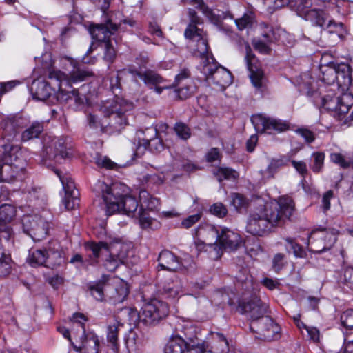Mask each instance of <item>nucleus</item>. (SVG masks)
Listing matches in <instances>:
<instances>
[{"mask_svg":"<svg viewBox=\"0 0 353 353\" xmlns=\"http://www.w3.org/2000/svg\"><path fill=\"white\" fill-rule=\"evenodd\" d=\"M341 322L346 329L353 330V309L347 310L341 314Z\"/></svg>","mask_w":353,"mask_h":353,"instance_id":"52","label":"nucleus"},{"mask_svg":"<svg viewBox=\"0 0 353 353\" xmlns=\"http://www.w3.org/2000/svg\"><path fill=\"white\" fill-rule=\"evenodd\" d=\"M330 161L342 168H353V160L347 159L341 153L332 152L330 155Z\"/></svg>","mask_w":353,"mask_h":353,"instance_id":"49","label":"nucleus"},{"mask_svg":"<svg viewBox=\"0 0 353 353\" xmlns=\"http://www.w3.org/2000/svg\"><path fill=\"white\" fill-rule=\"evenodd\" d=\"M27 262L32 267L45 266L54 269L63 262L59 252L52 249H31Z\"/></svg>","mask_w":353,"mask_h":353,"instance_id":"13","label":"nucleus"},{"mask_svg":"<svg viewBox=\"0 0 353 353\" xmlns=\"http://www.w3.org/2000/svg\"><path fill=\"white\" fill-rule=\"evenodd\" d=\"M241 241L239 234L228 228H223L220 233L217 244L222 251L223 250L234 251L240 246Z\"/></svg>","mask_w":353,"mask_h":353,"instance_id":"25","label":"nucleus"},{"mask_svg":"<svg viewBox=\"0 0 353 353\" xmlns=\"http://www.w3.org/2000/svg\"><path fill=\"white\" fill-rule=\"evenodd\" d=\"M194 87L193 85H186L179 88L175 92L180 99H185L194 93Z\"/></svg>","mask_w":353,"mask_h":353,"instance_id":"58","label":"nucleus"},{"mask_svg":"<svg viewBox=\"0 0 353 353\" xmlns=\"http://www.w3.org/2000/svg\"><path fill=\"white\" fill-rule=\"evenodd\" d=\"M311 0H292V8L297 14L313 24L321 27L323 30L322 37L327 46H334L340 40V34L337 32V25L334 23L325 13L321 10L311 9Z\"/></svg>","mask_w":353,"mask_h":353,"instance_id":"6","label":"nucleus"},{"mask_svg":"<svg viewBox=\"0 0 353 353\" xmlns=\"http://www.w3.org/2000/svg\"><path fill=\"white\" fill-rule=\"evenodd\" d=\"M213 174L219 182L223 180H232L239 178L238 172L230 168L219 166L213 170Z\"/></svg>","mask_w":353,"mask_h":353,"instance_id":"39","label":"nucleus"},{"mask_svg":"<svg viewBox=\"0 0 353 353\" xmlns=\"http://www.w3.org/2000/svg\"><path fill=\"white\" fill-rule=\"evenodd\" d=\"M189 3L194 4L195 7L199 9L208 18H213L214 14L212 10L206 6L203 0H189Z\"/></svg>","mask_w":353,"mask_h":353,"instance_id":"55","label":"nucleus"},{"mask_svg":"<svg viewBox=\"0 0 353 353\" xmlns=\"http://www.w3.org/2000/svg\"><path fill=\"white\" fill-rule=\"evenodd\" d=\"M196 234L199 237L203 238L205 243L209 245L210 248L212 249V252H214V254H212V258L218 259L221 256L222 250L217 244L220 233L214 225L210 224L201 225L196 230Z\"/></svg>","mask_w":353,"mask_h":353,"instance_id":"18","label":"nucleus"},{"mask_svg":"<svg viewBox=\"0 0 353 353\" xmlns=\"http://www.w3.org/2000/svg\"><path fill=\"white\" fill-rule=\"evenodd\" d=\"M119 29L118 25L113 23L111 20H108L105 24H98L90 30V33L96 41L105 43L110 41L111 35L114 34Z\"/></svg>","mask_w":353,"mask_h":353,"instance_id":"26","label":"nucleus"},{"mask_svg":"<svg viewBox=\"0 0 353 353\" xmlns=\"http://www.w3.org/2000/svg\"><path fill=\"white\" fill-rule=\"evenodd\" d=\"M210 211L212 214L220 218L224 217L228 213L226 207L221 203L213 204L210 207Z\"/></svg>","mask_w":353,"mask_h":353,"instance_id":"59","label":"nucleus"},{"mask_svg":"<svg viewBox=\"0 0 353 353\" xmlns=\"http://www.w3.org/2000/svg\"><path fill=\"white\" fill-rule=\"evenodd\" d=\"M139 202L140 208L149 212L157 210L160 205L159 200L151 196L145 190L139 192Z\"/></svg>","mask_w":353,"mask_h":353,"instance_id":"35","label":"nucleus"},{"mask_svg":"<svg viewBox=\"0 0 353 353\" xmlns=\"http://www.w3.org/2000/svg\"><path fill=\"white\" fill-rule=\"evenodd\" d=\"M71 63L72 64L73 69L70 71V76L66 74V78L68 79L69 83L68 85H63V88L66 90L71 87L72 83L83 81L87 77L92 75V72L85 65H81L74 61H72Z\"/></svg>","mask_w":353,"mask_h":353,"instance_id":"30","label":"nucleus"},{"mask_svg":"<svg viewBox=\"0 0 353 353\" xmlns=\"http://www.w3.org/2000/svg\"><path fill=\"white\" fill-rule=\"evenodd\" d=\"M134 108L133 103L123 98L109 100L103 103L100 112L103 114L105 123V133H119L128 123L127 112Z\"/></svg>","mask_w":353,"mask_h":353,"instance_id":"9","label":"nucleus"},{"mask_svg":"<svg viewBox=\"0 0 353 353\" xmlns=\"http://www.w3.org/2000/svg\"><path fill=\"white\" fill-rule=\"evenodd\" d=\"M137 75L151 89H153L154 85L161 84L165 81V79L160 74L153 70H148L143 72H139Z\"/></svg>","mask_w":353,"mask_h":353,"instance_id":"37","label":"nucleus"},{"mask_svg":"<svg viewBox=\"0 0 353 353\" xmlns=\"http://www.w3.org/2000/svg\"><path fill=\"white\" fill-rule=\"evenodd\" d=\"M123 324L117 320L112 325H109L107 328V340L112 344L114 350L118 348V333L121 327Z\"/></svg>","mask_w":353,"mask_h":353,"instance_id":"41","label":"nucleus"},{"mask_svg":"<svg viewBox=\"0 0 353 353\" xmlns=\"http://www.w3.org/2000/svg\"><path fill=\"white\" fill-rule=\"evenodd\" d=\"M43 131V124L41 122L34 121L21 132L20 138L22 142H27L40 137Z\"/></svg>","mask_w":353,"mask_h":353,"instance_id":"34","label":"nucleus"},{"mask_svg":"<svg viewBox=\"0 0 353 353\" xmlns=\"http://www.w3.org/2000/svg\"><path fill=\"white\" fill-rule=\"evenodd\" d=\"M336 85L341 88L343 91H346L350 88L352 83V70L350 66L344 63L336 64Z\"/></svg>","mask_w":353,"mask_h":353,"instance_id":"29","label":"nucleus"},{"mask_svg":"<svg viewBox=\"0 0 353 353\" xmlns=\"http://www.w3.org/2000/svg\"><path fill=\"white\" fill-rule=\"evenodd\" d=\"M214 340L212 349L214 353H228L229 352L228 342L223 334L219 332L212 333Z\"/></svg>","mask_w":353,"mask_h":353,"instance_id":"38","label":"nucleus"},{"mask_svg":"<svg viewBox=\"0 0 353 353\" xmlns=\"http://www.w3.org/2000/svg\"><path fill=\"white\" fill-rule=\"evenodd\" d=\"M147 149L153 153H159L164 150V145L162 139L157 136L152 139L150 144H147Z\"/></svg>","mask_w":353,"mask_h":353,"instance_id":"54","label":"nucleus"},{"mask_svg":"<svg viewBox=\"0 0 353 353\" xmlns=\"http://www.w3.org/2000/svg\"><path fill=\"white\" fill-rule=\"evenodd\" d=\"M201 217V213H196L193 215H190L185 218L182 222L181 225L185 228H189L192 227L194 224L197 223Z\"/></svg>","mask_w":353,"mask_h":353,"instance_id":"63","label":"nucleus"},{"mask_svg":"<svg viewBox=\"0 0 353 353\" xmlns=\"http://www.w3.org/2000/svg\"><path fill=\"white\" fill-rule=\"evenodd\" d=\"M11 270V258L9 253L0 250V277L8 275Z\"/></svg>","mask_w":353,"mask_h":353,"instance_id":"46","label":"nucleus"},{"mask_svg":"<svg viewBox=\"0 0 353 353\" xmlns=\"http://www.w3.org/2000/svg\"><path fill=\"white\" fill-rule=\"evenodd\" d=\"M183 284L178 279L166 281L159 290V294L165 299H174L182 293Z\"/></svg>","mask_w":353,"mask_h":353,"instance_id":"31","label":"nucleus"},{"mask_svg":"<svg viewBox=\"0 0 353 353\" xmlns=\"http://www.w3.org/2000/svg\"><path fill=\"white\" fill-rule=\"evenodd\" d=\"M291 163L292 166L295 168L296 172L301 175L302 177L305 178L306 175L308 174V170L307 168L306 163L303 161H296L292 160Z\"/></svg>","mask_w":353,"mask_h":353,"instance_id":"60","label":"nucleus"},{"mask_svg":"<svg viewBox=\"0 0 353 353\" xmlns=\"http://www.w3.org/2000/svg\"><path fill=\"white\" fill-rule=\"evenodd\" d=\"M22 226L24 232L33 240L41 241L48 234L49 223L37 214L25 215L22 219Z\"/></svg>","mask_w":353,"mask_h":353,"instance_id":"15","label":"nucleus"},{"mask_svg":"<svg viewBox=\"0 0 353 353\" xmlns=\"http://www.w3.org/2000/svg\"><path fill=\"white\" fill-rule=\"evenodd\" d=\"M158 261L159 265L162 270L176 272L187 269L185 262L168 250H164L160 252Z\"/></svg>","mask_w":353,"mask_h":353,"instance_id":"24","label":"nucleus"},{"mask_svg":"<svg viewBox=\"0 0 353 353\" xmlns=\"http://www.w3.org/2000/svg\"><path fill=\"white\" fill-rule=\"evenodd\" d=\"M199 68L207 83L217 90L223 91L232 83V73L221 66L214 57H211V61L204 59Z\"/></svg>","mask_w":353,"mask_h":353,"instance_id":"10","label":"nucleus"},{"mask_svg":"<svg viewBox=\"0 0 353 353\" xmlns=\"http://www.w3.org/2000/svg\"><path fill=\"white\" fill-rule=\"evenodd\" d=\"M174 131L177 136L183 140L188 139L191 136L190 128L183 123H176L174 125Z\"/></svg>","mask_w":353,"mask_h":353,"instance_id":"51","label":"nucleus"},{"mask_svg":"<svg viewBox=\"0 0 353 353\" xmlns=\"http://www.w3.org/2000/svg\"><path fill=\"white\" fill-rule=\"evenodd\" d=\"M285 249L288 253H292L296 257L305 258L307 253L303 246L298 243L294 239L286 238Z\"/></svg>","mask_w":353,"mask_h":353,"instance_id":"42","label":"nucleus"},{"mask_svg":"<svg viewBox=\"0 0 353 353\" xmlns=\"http://www.w3.org/2000/svg\"><path fill=\"white\" fill-rule=\"evenodd\" d=\"M137 136L139 139L137 152L143 153L147 149V144L154 137L158 136L157 127L151 126L145 130H139L137 132Z\"/></svg>","mask_w":353,"mask_h":353,"instance_id":"32","label":"nucleus"},{"mask_svg":"<svg viewBox=\"0 0 353 353\" xmlns=\"http://www.w3.org/2000/svg\"><path fill=\"white\" fill-rule=\"evenodd\" d=\"M258 206L250 214L246 225L247 232L254 236H263L272 227L290 220L294 210V202L288 196L266 202L259 200Z\"/></svg>","mask_w":353,"mask_h":353,"instance_id":"1","label":"nucleus"},{"mask_svg":"<svg viewBox=\"0 0 353 353\" xmlns=\"http://www.w3.org/2000/svg\"><path fill=\"white\" fill-rule=\"evenodd\" d=\"M14 245V233L12 229L6 225H0V250L9 253Z\"/></svg>","mask_w":353,"mask_h":353,"instance_id":"33","label":"nucleus"},{"mask_svg":"<svg viewBox=\"0 0 353 353\" xmlns=\"http://www.w3.org/2000/svg\"><path fill=\"white\" fill-rule=\"evenodd\" d=\"M325 92V88L321 87L317 91L308 90L307 94L318 108L334 111V117L343 124L351 125L353 124V111L348 114L353 105V94L352 92H344L341 96L335 97V93L330 91L327 94L322 95Z\"/></svg>","mask_w":353,"mask_h":353,"instance_id":"5","label":"nucleus"},{"mask_svg":"<svg viewBox=\"0 0 353 353\" xmlns=\"http://www.w3.org/2000/svg\"><path fill=\"white\" fill-rule=\"evenodd\" d=\"M85 249L90 252L91 265L98 263V258L105 252V258L103 260V266L109 272H114L117 268L125 263L128 254V248L126 245L117 243L108 245L107 243L100 241L99 243L87 242L85 243Z\"/></svg>","mask_w":353,"mask_h":353,"instance_id":"7","label":"nucleus"},{"mask_svg":"<svg viewBox=\"0 0 353 353\" xmlns=\"http://www.w3.org/2000/svg\"><path fill=\"white\" fill-rule=\"evenodd\" d=\"M73 324H77L81 329V345L74 346L77 352L84 353H99L100 341L98 336L93 332H85V323L88 321L87 317L82 313L76 312L71 319Z\"/></svg>","mask_w":353,"mask_h":353,"instance_id":"12","label":"nucleus"},{"mask_svg":"<svg viewBox=\"0 0 353 353\" xmlns=\"http://www.w3.org/2000/svg\"><path fill=\"white\" fill-rule=\"evenodd\" d=\"M68 79L66 74L56 70H52L48 75V81L35 80L32 82L31 92L35 99L45 101L51 96H54L60 103H69L74 101L76 108L83 105L85 96L80 94L77 90H71L63 88L68 85Z\"/></svg>","mask_w":353,"mask_h":353,"instance_id":"3","label":"nucleus"},{"mask_svg":"<svg viewBox=\"0 0 353 353\" xmlns=\"http://www.w3.org/2000/svg\"><path fill=\"white\" fill-rule=\"evenodd\" d=\"M239 30H242L246 28L252 23V17L250 15L245 13L241 18L234 20Z\"/></svg>","mask_w":353,"mask_h":353,"instance_id":"62","label":"nucleus"},{"mask_svg":"<svg viewBox=\"0 0 353 353\" xmlns=\"http://www.w3.org/2000/svg\"><path fill=\"white\" fill-rule=\"evenodd\" d=\"M23 169V163L0 162V181L12 182Z\"/></svg>","mask_w":353,"mask_h":353,"instance_id":"28","label":"nucleus"},{"mask_svg":"<svg viewBox=\"0 0 353 353\" xmlns=\"http://www.w3.org/2000/svg\"><path fill=\"white\" fill-rule=\"evenodd\" d=\"M126 187L120 183H112L108 185L103 181H98L94 186V191L101 196L105 205L107 216L123 212L128 216H137L140 208V202L135 197L124 195Z\"/></svg>","mask_w":353,"mask_h":353,"instance_id":"4","label":"nucleus"},{"mask_svg":"<svg viewBox=\"0 0 353 353\" xmlns=\"http://www.w3.org/2000/svg\"><path fill=\"white\" fill-rule=\"evenodd\" d=\"M325 155L322 152H314L310 158V168L313 172L318 174L323 171Z\"/></svg>","mask_w":353,"mask_h":353,"instance_id":"43","label":"nucleus"},{"mask_svg":"<svg viewBox=\"0 0 353 353\" xmlns=\"http://www.w3.org/2000/svg\"><path fill=\"white\" fill-rule=\"evenodd\" d=\"M252 44L254 49L262 54H268L270 51V48L265 41L254 40Z\"/></svg>","mask_w":353,"mask_h":353,"instance_id":"64","label":"nucleus"},{"mask_svg":"<svg viewBox=\"0 0 353 353\" xmlns=\"http://www.w3.org/2000/svg\"><path fill=\"white\" fill-rule=\"evenodd\" d=\"M245 59L250 72V78L253 86L256 91L261 94L263 92L266 86V77L260 64L256 60L250 45L246 43L245 45Z\"/></svg>","mask_w":353,"mask_h":353,"instance_id":"14","label":"nucleus"},{"mask_svg":"<svg viewBox=\"0 0 353 353\" xmlns=\"http://www.w3.org/2000/svg\"><path fill=\"white\" fill-rule=\"evenodd\" d=\"M251 121L258 132L272 134L280 133L290 129V123L286 121L274 118L265 117L261 114L253 115Z\"/></svg>","mask_w":353,"mask_h":353,"instance_id":"16","label":"nucleus"},{"mask_svg":"<svg viewBox=\"0 0 353 353\" xmlns=\"http://www.w3.org/2000/svg\"><path fill=\"white\" fill-rule=\"evenodd\" d=\"M236 281L245 288V290H249L252 287V276L249 274L246 268H241L239 273L235 276Z\"/></svg>","mask_w":353,"mask_h":353,"instance_id":"48","label":"nucleus"},{"mask_svg":"<svg viewBox=\"0 0 353 353\" xmlns=\"http://www.w3.org/2000/svg\"><path fill=\"white\" fill-rule=\"evenodd\" d=\"M239 309L242 314H245L250 319V323L258 321L267 312V306L257 297L239 304Z\"/></svg>","mask_w":353,"mask_h":353,"instance_id":"22","label":"nucleus"},{"mask_svg":"<svg viewBox=\"0 0 353 353\" xmlns=\"http://www.w3.org/2000/svg\"><path fill=\"white\" fill-rule=\"evenodd\" d=\"M321 71L322 73L321 84L317 85L314 82H309L307 84L305 85V94L312 101V99L307 94L308 90L312 92L317 91L320 88L325 87V92H323L322 95L327 94L330 91H332L334 93V90H327L325 84L334 85L335 83H336L337 77L336 72V64L332 62H330L326 65H321Z\"/></svg>","mask_w":353,"mask_h":353,"instance_id":"19","label":"nucleus"},{"mask_svg":"<svg viewBox=\"0 0 353 353\" xmlns=\"http://www.w3.org/2000/svg\"><path fill=\"white\" fill-rule=\"evenodd\" d=\"M86 120L88 126L96 132L105 133V123L107 121L101 119L99 115V113L93 111L86 114Z\"/></svg>","mask_w":353,"mask_h":353,"instance_id":"36","label":"nucleus"},{"mask_svg":"<svg viewBox=\"0 0 353 353\" xmlns=\"http://www.w3.org/2000/svg\"><path fill=\"white\" fill-rule=\"evenodd\" d=\"M252 332L258 334L257 338L262 340L270 341L279 333V327L269 316H263L258 321L250 324Z\"/></svg>","mask_w":353,"mask_h":353,"instance_id":"17","label":"nucleus"},{"mask_svg":"<svg viewBox=\"0 0 353 353\" xmlns=\"http://www.w3.org/2000/svg\"><path fill=\"white\" fill-rule=\"evenodd\" d=\"M107 283L99 282L90 285L89 289L92 296L97 301H105V290Z\"/></svg>","mask_w":353,"mask_h":353,"instance_id":"47","label":"nucleus"},{"mask_svg":"<svg viewBox=\"0 0 353 353\" xmlns=\"http://www.w3.org/2000/svg\"><path fill=\"white\" fill-rule=\"evenodd\" d=\"M105 290V301L113 305L123 303L129 294L127 283L122 281L107 282Z\"/></svg>","mask_w":353,"mask_h":353,"instance_id":"21","label":"nucleus"},{"mask_svg":"<svg viewBox=\"0 0 353 353\" xmlns=\"http://www.w3.org/2000/svg\"><path fill=\"white\" fill-rule=\"evenodd\" d=\"M23 121L15 116L3 117L0 123L2 142H12L19 137Z\"/></svg>","mask_w":353,"mask_h":353,"instance_id":"20","label":"nucleus"},{"mask_svg":"<svg viewBox=\"0 0 353 353\" xmlns=\"http://www.w3.org/2000/svg\"><path fill=\"white\" fill-rule=\"evenodd\" d=\"M120 312L123 316H126L125 320L130 324L136 322L138 319L139 323L146 326H153L168 316L169 307L166 303L152 298L143 305L139 313L136 310L128 307H123Z\"/></svg>","mask_w":353,"mask_h":353,"instance_id":"8","label":"nucleus"},{"mask_svg":"<svg viewBox=\"0 0 353 353\" xmlns=\"http://www.w3.org/2000/svg\"><path fill=\"white\" fill-rule=\"evenodd\" d=\"M288 159L284 157L279 159H272L264 172V176L267 178H273L281 168L286 165Z\"/></svg>","mask_w":353,"mask_h":353,"instance_id":"40","label":"nucleus"},{"mask_svg":"<svg viewBox=\"0 0 353 353\" xmlns=\"http://www.w3.org/2000/svg\"><path fill=\"white\" fill-rule=\"evenodd\" d=\"M208 347L203 340L197 336L187 337L183 339L181 336L172 337L167 343L165 353H204Z\"/></svg>","mask_w":353,"mask_h":353,"instance_id":"11","label":"nucleus"},{"mask_svg":"<svg viewBox=\"0 0 353 353\" xmlns=\"http://www.w3.org/2000/svg\"><path fill=\"white\" fill-rule=\"evenodd\" d=\"M21 148L12 142H3L0 145V162L23 163L20 159Z\"/></svg>","mask_w":353,"mask_h":353,"instance_id":"27","label":"nucleus"},{"mask_svg":"<svg viewBox=\"0 0 353 353\" xmlns=\"http://www.w3.org/2000/svg\"><path fill=\"white\" fill-rule=\"evenodd\" d=\"M96 163L98 166L101 168H105L106 169H115L117 168V164L112 161L107 157H98L96 159Z\"/></svg>","mask_w":353,"mask_h":353,"instance_id":"61","label":"nucleus"},{"mask_svg":"<svg viewBox=\"0 0 353 353\" xmlns=\"http://www.w3.org/2000/svg\"><path fill=\"white\" fill-rule=\"evenodd\" d=\"M134 217L139 219L140 225L143 229L153 228L157 223L156 219L150 216L149 211L142 210L141 208H139L137 216Z\"/></svg>","mask_w":353,"mask_h":353,"instance_id":"44","label":"nucleus"},{"mask_svg":"<svg viewBox=\"0 0 353 353\" xmlns=\"http://www.w3.org/2000/svg\"><path fill=\"white\" fill-rule=\"evenodd\" d=\"M184 35L187 39L196 40V51L201 57V63L205 58L211 61V57H214L212 54L209 56V46L207 40L202 37V31L197 26L189 25L185 30Z\"/></svg>","mask_w":353,"mask_h":353,"instance_id":"23","label":"nucleus"},{"mask_svg":"<svg viewBox=\"0 0 353 353\" xmlns=\"http://www.w3.org/2000/svg\"><path fill=\"white\" fill-rule=\"evenodd\" d=\"M67 139L65 137H57L48 136L44 138L43 148L41 154V163L48 168H51L59 178L65 191V197L63 203L65 209L70 210L75 208L79 205L77 190L74 183L70 176L57 169L54 163H61L63 161L70 157Z\"/></svg>","mask_w":353,"mask_h":353,"instance_id":"2","label":"nucleus"},{"mask_svg":"<svg viewBox=\"0 0 353 353\" xmlns=\"http://www.w3.org/2000/svg\"><path fill=\"white\" fill-rule=\"evenodd\" d=\"M122 73V71H118L117 74L115 76H112L110 79V88L112 92L114 94L115 97L114 99L117 98H119L118 97L119 94L121 93V77L120 74Z\"/></svg>","mask_w":353,"mask_h":353,"instance_id":"50","label":"nucleus"},{"mask_svg":"<svg viewBox=\"0 0 353 353\" xmlns=\"http://www.w3.org/2000/svg\"><path fill=\"white\" fill-rule=\"evenodd\" d=\"M16 214L15 208L10 204H3L0 206V225L10 222Z\"/></svg>","mask_w":353,"mask_h":353,"instance_id":"45","label":"nucleus"},{"mask_svg":"<svg viewBox=\"0 0 353 353\" xmlns=\"http://www.w3.org/2000/svg\"><path fill=\"white\" fill-rule=\"evenodd\" d=\"M341 279L347 287L353 290V267L345 268Z\"/></svg>","mask_w":353,"mask_h":353,"instance_id":"57","label":"nucleus"},{"mask_svg":"<svg viewBox=\"0 0 353 353\" xmlns=\"http://www.w3.org/2000/svg\"><path fill=\"white\" fill-rule=\"evenodd\" d=\"M104 55L103 59L109 62L112 63L116 57V51L111 43V41H108L104 43Z\"/></svg>","mask_w":353,"mask_h":353,"instance_id":"56","label":"nucleus"},{"mask_svg":"<svg viewBox=\"0 0 353 353\" xmlns=\"http://www.w3.org/2000/svg\"><path fill=\"white\" fill-rule=\"evenodd\" d=\"M261 27L263 29L261 34L264 39V41L270 43L276 39L274 31L272 26L263 23L261 24Z\"/></svg>","mask_w":353,"mask_h":353,"instance_id":"53","label":"nucleus"}]
</instances>
